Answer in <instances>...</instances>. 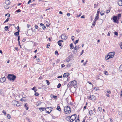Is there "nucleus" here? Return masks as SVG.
<instances>
[{
  "label": "nucleus",
  "mask_w": 122,
  "mask_h": 122,
  "mask_svg": "<svg viewBox=\"0 0 122 122\" xmlns=\"http://www.w3.org/2000/svg\"><path fill=\"white\" fill-rule=\"evenodd\" d=\"M64 111L66 114H69L71 112V109L69 106H67L64 107Z\"/></svg>",
  "instance_id": "1"
},
{
  "label": "nucleus",
  "mask_w": 122,
  "mask_h": 122,
  "mask_svg": "<svg viewBox=\"0 0 122 122\" xmlns=\"http://www.w3.org/2000/svg\"><path fill=\"white\" fill-rule=\"evenodd\" d=\"M16 77V76L13 74H9L7 76L8 79L10 80H11L12 81H14Z\"/></svg>",
  "instance_id": "2"
},
{
  "label": "nucleus",
  "mask_w": 122,
  "mask_h": 122,
  "mask_svg": "<svg viewBox=\"0 0 122 122\" xmlns=\"http://www.w3.org/2000/svg\"><path fill=\"white\" fill-rule=\"evenodd\" d=\"M70 82L72 84H71L72 86H73L75 88H76L77 87V82L76 81L74 80L73 81H71Z\"/></svg>",
  "instance_id": "3"
},
{
  "label": "nucleus",
  "mask_w": 122,
  "mask_h": 122,
  "mask_svg": "<svg viewBox=\"0 0 122 122\" xmlns=\"http://www.w3.org/2000/svg\"><path fill=\"white\" fill-rule=\"evenodd\" d=\"M115 54L114 52H111L108 53L110 58H112L114 56V55Z\"/></svg>",
  "instance_id": "4"
},
{
  "label": "nucleus",
  "mask_w": 122,
  "mask_h": 122,
  "mask_svg": "<svg viewBox=\"0 0 122 122\" xmlns=\"http://www.w3.org/2000/svg\"><path fill=\"white\" fill-rule=\"evenodd\" d=\"M113 22L115 23L118 24L119 22H118L117 20V17L115 15H114L113 16Z\"/></svg>",
  "instance_id": "5"
},
{
  "label": "nucleus",
  "mask_w": 122,
  "mask_h": 122,
  "mask_svg": "<svg viewBox=\"0 0 122 122\" xmlns=\"http://www.w3.org/2000/svg\"><path fill=\"white\" fill-rule=\"evenodd\" d=\"M61 38L62 39L66 40L67 39V36L66 34H64L61 36Z\"/></svg>",
  "instance_id": "6"
},
{
  "label": "nucleus",
  "mask_w": 122,
  "mask_h": 122,
  "mask_svg": "<svg viewBox=\"0 0 122 122\" xmlns=\"http://www.w3.org/2000/svg\"><path fill=\"white\" fill-rule=\"evenodd\" d=\"M96 97L94 95L90 96V97L88 98V99L89 100H94L96 99Z\"/></svg>",
  "instance_id": "7"
},
{
  "label": "nucleus",
  "mask_w": 122,
  "mask_h": 122,
  "mask_svg": "<svg viewBox=\"0 0 122 122\" xmlns=\"http://www.w3.org/2000/svg\"><path fill=\"white\" fill-rule=\"evenodd\" d=\"M70 75V73L68 72L65 73L63 75V77L64 78L65 77H67Z\"/></svg>",
  "instance_id": "8"
},
{
  "label": "nucleus",
  "mask_w": 122,
  "mask_h": 122,
  "mask_svg": "<svg viewBox=\"0 0 122 122\" xmlns=\"http://www.w3.org/2000/svg\"><path fill=\"white\" fill-rule=\"evenodd\" d=\"M63 41L62 40H59L57 42L58 43V45L60 46H62V44L63 43Z\"/></svg>",
  "instance_id": "9"
},
{
  "label": "nucleus",
  "mask_w": 122,
  "mask_h": 122,
  "mask_svg": "<svg viewBox=\"0 0 122 122\" xmlns=\"http://www.w3.org/2000/svg\"><path fill=\"white\" fill-rule=\"evenodd\" d=\"M6 80V78L5 77H3L0 78V82H4Z\"/></svg>",
  "instance_id": "10"
},
{
  "label": "nucleus",
  "mask_w": 122,
  "mask_h": 122,
  "mask_svg": "<svg viewBox=\"0 0 122 122\" xmlns=\"http://www.w3.org/2000/svg\"><path fill=\"white\" fill-rule=\"evenodd\" d=\"M17 103H18V101L15 100L13 101L12 102V105L15 106H16V104Z\"/></svg>",
  "instance_id": "11"
},
{
  "label": "nucleus",
  "mask_w": 122,
  "mask_h": 122,
  "mask_svg": "<svg viewBox=\"0 0 122 122\" xmlns=\"http://www.w3.org/2000/svg\"><path fill=\"white\" fill-rule=\"evenodd\" d=\"M5 3L6 5H9L10 4V2L9 0H6Z\"/></svg>",
  "instance_id": "12"
},
{
  "label": "nucleus",
  "mask_w": 122,
  "mask_h": 122,
  "mask_svg": "<svg viewBox=\"0 0 122 122\" xmlns=\"http://www.w3.org/2000/svg\"><path fill=\"white\" fill-rule=\"evenodd\" d=\"M20 31L19 30H18V31L17 32H16L14 33V35L15 36H19L18 35H19V32Z\"/></svg>",
  "instance_id": "13"
},
{
  "label": "nucleus",
  "mask_w": 122,
  "mask_h": 122,
  "mask_svg": "<svg viewBox=\"0 0 122 122\" xmlns=\"http://www.w3.org/2000/svg\"><path fill=\"white\" fill-rule=\"evenodd\" d=\"M24 107L26 109V110H27L28 109V106L26 103L25 104Z\"/></svg>",
  "instance_id": "14"
},
{
  "label": "nucleus",
  "mask_w": 122,
  "mask_h": 122,
  "mask_svg": "<svg viewBox=\"0 0 122 122\" xmlns=\"http://www.w3.org/2000/svg\"><path fill=\"white\" fill-rule=\"evenodd\" d=\"M71 84H72L71 83V82H69L67 85V87H68L69 88H71V86H72Z\"/></svg>",
  "instance_id": "15"
},
{
  "label": "nucleus",
  "mask_w": 122,
  "mask_h": 122,
  "mask_svg": "<svg viewBox=\"0 0 122 122\" xmlns=\"http://www.w3.org/2000/svg\"><path fill=\"white\" fill-rule=\"evenodd\" d=\"M49 109L50 110V112H51L52 111V108H51V107H46V108H44L45 110V111H46V109Z\"/></svg>",
  "instance_id": "16"
},
{
  "label": "nucleus",
  "mask_w": 122,
  "mask_h": 122,
  "mask_svg": "<svg viewBox=\"0 0 122 122\" xmlns=\"http://www.w3.org/2000/svg\"><path fill=\"white\" fill-rule=\"evenodd\" d=\"M76 114H74V115H73L71 116V117H72V118L73 119H75L76 117Z\"/></svg>",
  "instance_id": "17"
},
{
  "label": "nucleus",
  "mask_w": 122,
  "mask_h": 122,
  "mask_svg": "<svg viewBox=\"0 0 122 122\" xmlns=\"http://www.w3.org/2000/svg\"><path fill=\"white\" fill-rule=\"evenodd\" d=\"M71 59L70 57H68L66 59V61L68 62Z\"/></svg>",
  "instance_id": "18"
},
{
  "label": "nucleus",
  "mask_w": 122,
  "mask_h": 122,
  "mask_svg": "<svg viewBox=\"0 0 122 122\" xmlns=\"http://www.w3.org/2000/svg\"><path fill=\"white\" fill-rule=\"evenodd\" d=\"M118 5L120 6H122V0H120L119 1Z\"/></svg>",
  "instance_id": "19"
},
{
  "label": "nucleus",
  "mask_w": 122,
  "mask_h": 122,
  "mask_svg": "<svg viewBox=\"0 0 122 122\" xmlns=\"http://www.w3.org/2000/svg\"><path fill=\"white\" fill-rule=\"evenodd\" d=\"M70 45L71 49H73L74 48V46L72 43H71Z\"/></svg>",
  "instance_id": "20"
},
{
  "label": "nucleus",
  "mask_w": 122,
  "mask_h": 122,
  "mask_svg": "<svg viewBox=\"0 0 122 122\" xmlns=\"http://www.w3.org/2000/svg\"><path fill=\"white\" fill-rule=\"evenodd\" d=\"M100 14L102 16L104 14V11L103 10L101 11Z\"/></svg>",
  "instance_id": "21"
},
{
  "label": "nucleus",
  "mask_w": 122,
  "mask_h": 122,
  "mask_svg": "<svg viewBox=\"0 0 122 122\" xmlns=\"http://www.w3.org/2000/svg\"><path fill=\"white\" fill-rule=\"evenodd\" d=\"M9 5H6L4 6V8L6 9H7L9 8Z\"/></svg>",
  "instance_id": "22"
},
{
  "label": "nucleus",
  "mask_w": 122,
  "mask_h": 122,
  "mask_svg": "<svg viewBox=\"0 0 122 122\" xmlns=\"http://www.w3.org/2000/svg\"><path fill=\"white\" fill-rule=\"evenodd\" d=\"M105 58L107 60H108L109 59H110L109 56L108 54L105 56Z\"/></svg>",
  "instance_id": "23"
},
{
  "label": "nucleus",
  "mask_w": 122,
  "mask_h": 122,
  "mask_svg": "<svg viewBox=\"0 0 122 122\" xmlns=\"http://www.w3.org/2000/svg\"><path fill=\"white\" fill-rule=\"evenodd\" d=\"M89 113L90 116H91L93 113V112L92 110H91L89 111Z\"/></svg>",
  "instance_id": "24"
},
{
  "label": "nucleus",
  "mask_w": 122,
  "mask_h": 122,
  "mask_svg": "<svg viewBox=\"0 0 122 122\" xmlns=\"http://www.w3.org/2000/svg\"><path fill=\"white\" fill-rule=\"evenodd\" d=\"M105 92H107L108 93L110 94L111 93V92L109 90H106Z\"/></svg>",
  "instance_id": "25"
},
{
  "label": "nucleus",
  "mask_w": 122,
  "mask_h": 122,
  "mask_svg": "<svg viewBox=\"0 0 122 122\" xmlns=\"http://www.w3.org/2000/svg\"><path fill=\"white\" fill-rule=\"evenodd\" d=\"M56 109L59 111H61V108L60 106H58L56 108Z\"/></svg>",
  "instance_id": "26"
},
{
  "label": "nucleus",
  "mask_w": 122,
  "mask_h": 122,
  "mask_svg": "<svg viewBox=\"0 0 122 122\" xmlns=\"http://www.w3.org/2000/svg\"><path fill=\"white\" fill-rule=\"evenodd\" d=\"M119 69L120 70V72L122 71V64L119 67Z\"/></svg>",
  "instance_id": "27"
},
{
  "label": "nucleus",
  "mask_w": 122,
  "mask_h": 122,
  "mask_svg": "<svg viewBox=\"0 0 122 122\" xmlns=\"http://www.w3.org/2000/svg\"><path fill=\"white\" fill-rule=\"evenodd\" d=\"M39 109L41 110V111H44V108L41 107V108H39Z\"/></svg>",
  "instance_id": "28"
},
{
  "label": "nucleus",
  "mask_w": 122,
  "mask_h": 122,
  "mask_svg": "<svg viewBox=\"0 0 122 122\" xmlns=\"http://www.w3.org/2000/svg\"><path fill=\"white\" fill-rule=\"evenodd\" d=\"M7 117L9 119H10L11 117L10 115L9 114H8L7 115Z\"/></svg>",
  "instance_id": "29"
},
{
  "label": "nucleus",
  "mask_w": 122,
  "mask_h": 122,
  "mask_svg": "<svg viewBox=\"0 0 122 122\" xmlns=\"http://www.w3.org/2000/svg\"><path fill=\"white\" fill-rule=\"evenodd\" d=\"M46 83L47 84V85H49L50 84V83L49 82V81L48 80H46Z\"/></svg>",
  "instance_id": "30"
},
{
  "label": "nucleus",
  "mask_w": 122,
  "mask_h": 122,
  "mask_svg": "<svg viewBox=\"0 0 122 122\" xmlns=\"http://www.w3.org/2000/svg\"><path fill=\"white\" fill-rule=\"evenodd\" d=\"M100 9H99L97 11V14H96L97 15H99L100 13Z\"/></svg>",
  "instance_id": "31"
},
{
  "label": "nucleus",
  "mask_w": 122,
  "mask_h": 122,
  "mask_svg": "<svg viewBox=\"0 0 122 122\" xmlns=\"http://www.w3.org/2000/svg\"><path fill=\"white\" fill-rule=\"evenodd\" d=\"M71 66V64L69 63L67 65H66V66L68 67H70Z\"/></svg>",
  "instance_id": "32"
},
{
  "label": "nucleus",
  "mask_w": 122,
  "mask_h": 122,
  "mask_svg": "<svg viewBox=\"0 0 122 122\" xmlns=\"http://www.w3.org/2000/svg\"><path fill=\"white\" fill-rule=\"evenodd\" d=\"M77 50H73L72 51L73 52V53L74 54H76L77 52Z\"/></svg>",
  "instance_id": "33"
},
{
  "label": "nucleus",
  "mask_w": 122,
  "mask_h": 122,
  "mask_svg": "<svg viewBox=\"0 0 122 122\" xmlns=\"http://www.w3.org/2000/svg\"><path fill=\"white\" fill-rule=\"evenodd\" d=\"M121 15L120 14H119L116 16L117 17L120 18L121 17Z\"/></svg>",
  "instance_id": "34"
},
{
  "label": "nucleus",
  "mask_w": 122,
  "mask_h": 122,
  "mask_svg": "<svg viewBox=\"0 0 122 122\" xmlns=\"http://www.w3.org/2000/svg\"><path fill=\"white\" fill-rule=\"evenodd\" d=\"M50 96L52 97V98H54L55 99L57 97V96H56L53 95H51Z\"/></svg>",
  "instance_id": "35"
},
{
  "label": "nucleus",
  "mask_w": 122,
  "mask_h": 122,
  "mask_svg": "<svg viewBox=\"0 0 122 122\" xmlns=\"http://www.w3.org/2000/svg\"><path fill=\"white\" fill-rule=\"evenodd\" d=\"M99 18V15H97V16L95 17V19H96V20H98Z\"/></svg>",
  "instance_id": "36"
},
{
  "label": "nucleus",
  "mask_w": 122,
  "mask_h": 122,
  "mask_svg": "<svg viewBox=\"0 0 122 122\" xmlns=\"http://www.w3.org/2000/svg\"><path fill=\"white\" fill-rule=\"evenodd\" d=\"M9 29L8 26H6L5 27V30L6 31L8 29Z\"/></svg>",
  "instance_id": "37"
},
{
  "label": "nucleus",
  "mask_w": 122,
  "mask_h": 122,
  "mask_svg": "<svg viewBox=\"0 0 122 122\" xmlns=\"http://www.w3.org/2000/svg\"><path fill=\"white\" fill-rule=\"evenodd\" d=\"M10 19V18H8L5 20V21L4 22V23H5L6 22H7Z\"/></svg>",
  "instance_id": "38"
},
{
  "label": "nucleus",
  "mask_w": 122,
  "mask_h": 122,
  "mask_svg": "<svg viewBox=\"0 0 122 122\" xmlns=\"http://www.w3.org/2000/svg\"><path fill=\"white\" fill-rule=\"evenodd\" d=\"M37 4L36 3H34L31 5V6H34L36 5Z\"/></svg>",
  "instance_id": "39"
},
{
  "label": "nucleus",
  "mask_w": 122,
  "mask_h": 122,
  "mask_svg": "<svg viewBox=\"0 0 122 122\" xmlns=\"http://www.w3.org/2000/svg\"><path fill=\"white\" fill-rule=\"evenodd\" d=\"M78 41H79V40L78 39V40H76L75 42H74V44L75 45L76 44V43H78Z\"/></svg>",
  "instance_id": "40"
},
{
  "label": "nucleus",
  "mask_w": 122,
  "mask_h": 122,
  "mask_svg": "<svg viewBox=\"0 0 122 122\" xmlns=\"http://www.w3.org/2000/svg\"><path fill=\"white\" fill-rule=\"evenodd\" d=\"M94 89L95 90H99L98 87H96L94 88Z\"/></svg>",
  "instance_id": "41"
},
{
  "label": "nucleus",
  "mask_w": 122,
  "mask_h": 122,
  "mask_svg": "<svg viewBox=\"0 0 122 122\" xmlns=\"http://www.w3.org/2000/svg\"><path fill=\"white\" fill-rule=\"evenodd\" d=\"M61 86V84L59 83L57 86V87L58 88H59Z\"/></svg>",
  "instance_id": "42"
},
{
  "label": "nucleus",
  "mask_w": 122,
  "mask_h": 122,
  "mask_svg": "<svg viewBox=\"0 0 122 122\" xmlns=\"http://www.w3.org/2000/svg\"><path fill=\"white\" fill-rule=\"evenodd\" d=\"M104 74L106 75H108V73L107 71H104Z\"/></svg>",
  "instance_id": "43"
},
{
  "label": "nucleus",
  "mask_w": 122,
  "mask_h": 122,
  "mask_svg": "<svg viewBox=\"0 0 122 122\" xmlns=\"http://www.w3.org/2000/svg\"><path fill=\"white\" fill-rule=\"evenodd\" d=\"M79 117L78 118L75 120V122H79Z\"/></svg>",
  "instance_id": "44"
},
{
  "label": "nucleus",
  "mask_w": 122,
  "mask_h": 122,
  "mask_svg": "<svg viewBox=\"0 0 122 122\" xmlns=\"http://www.w3.org/2000/svg\"><path fill=\"white\" fill-rule=\"evenodd\" d=\"M34 95L36 96H38L39 95V94L38 92H36Z\"/></svg>",
  "instance_id": "45"
},
{
  "label": "nucleus",
  "mask_w": 122,
  "mask_h": 122,
  "mask_svg": "<svg viewBox=\"0 0 122 122\" xmlns=\"http://www.w3.org/2000/svg\"><path fill=\"white\" fill-rule=\"evenodd\" d=\"M26 100L25 98H22L21 99V101H25Z\"/></svg>",
  "instance_id": "46"
},
{
  "label": "nucleus",
  "mask_w": 122,
  "mask_h": 122,
  "mask_svg": "<svg viewBox=\"0 0 122 122\" xmlns=\"http://www.w3.org/2000/svg\"><path fill=\"white\" fill-rule=\"evenodd\" d=\"M20 103H19V102H18V103H17L16 104V106H20Z\"/></svg>",
  "instance_id": "47"
},
{
  "label": "nucleus",
  "mask_w": 122,
  "mask_h": 122,
  "mask_svg": "<svg viewBox=\"0 0 122 122\" xmlns=\"http://www.w3.org/2000/svg\"><path fill=\"white\" fill-rule=\"evenodd\" d=\"M74 37L73 36H72L71 37V39L73 41L74 39Z\"/></svg>",
  "instance_id": "48"
},
{
  "label": "nucleus",
  "mask_w": 122,
  "mask_h": 122,
  "mask_svg": "<svg viewBox=\"0 0 122 122\" xmlns=\"http://www.w3.org/2000/svg\"><path fill=\"white\" fill-rule=\"evenodd\" d=\"M2 112L3 113H4V115H5L6 114V112L4 110H3Z\"/></svg>",
  "instance_id": "49"
},
{
  "label": "nucleus",
  "mask_w": 122,
  "mask_h": 122,
  "mask_svg": "<svg viewBox=\"0 0 122 122\" xmlns=\"http://www.w3.org/2000/svg\"><path fill=\"white\" fill-rule=\"evenodd\" d=\"M7 15H8V16L9 17H10V15L9 13H7V14H6L5 15V16H7Z\"/></svg>",
  "instance_id": "50"
},
{
  "label": "nucleus",
  "mask_w": 122,
  "mask_h": 122,
  "mask_svg": "<svg viewBox=\"0 0 122 122\" xmlns=\"http://www.w3.org/2000/svg\"><path fill=\"white\" fill-rule=\"evenodd\" d=\"M21 10H20V9H19L17 10L15 12H21Z\"/></svg>",
  "instance_id": "51"
},
{
  "label": "nucleus",
  "mask_w": 122,
  "mask_h": 122,
  "mask_svg": "<svg viewBox=\"0 0 122 122\" xmlns=\"http://www.w3.org/2000/svg\"><path fill=\"white\" fill-rule=\"evenodd\" d=\"M50 43H48L47 45V48H49V47L50 46Z\"/></svg>",
  "instance_id": "52"
},
{
  "label": "nucleus",
  "mask_w": 122,
  "mask_h": 122,
  "mask_svg": "<svg viewBox=\"0 0 122 122\" xmlns=\"http://www.w3.org/2000/svg\"><path fill=\"white\" fill-rule=\"evenodd\" d=\"M77 49V46H76L74 48V50H76Z\"/></svg>",
  "instance_id": "53"
},
{
  "label": "nucleus",
  "mask_w": 122,
  "mask_h": 122,
  "mask_svg": "<svg viewBox=\"0 0 122 122\" xmlns=\"http://www.w3.org/2000/svg\"><path fill=\"white\" fill-rule=\"evenodd\" d=\"M99 110L100 111H102V108L101 107H99L98 108Z\"/></svg>",
  "instance_id": "54"
},
{
  "label": "nucleus",
  "mask_w": 122,
  "mask_h": 122,
  "mask_svg": "<svg viewBox=\"0 0 122 122\" xmlns=\"http://www.w3.org/2000/svg\"><path fill=\"white\" fill-rule=\"evenodd\" d=\"M110 10H107L106 12L107 14H108L110 12Z\"/></svg>",
  "instance_id": "55"
},
{
  "label": "nucleus",
  "mask_w": 122,
  "mask_h": 122,
  "mask_svg": "<svg viewBox=\"0 0 122 122\" xmlns=\"http://www.w3.org/2000/svg\"><path fill=\"white\" fill-rule=\"evenodd\" d=\"M20 36H18V42H19L20 41Z\"/></svg>",
  "instance_id": "56"
},
{
  "label": "nucleus",
  "mask_w": 122,
  "mask_h": 122,
  "mask_svg": "<svg viewBox=\"0 0 122 122\" xmlns=\"http://www.w3.org/2000/svg\"><path fill=\"white\" fill-rule=\"evenodd\" d=\"M44 25L42 23H41L40 24V26H43Z\"/></svg>",
  "instance_id": "57"
},
{
  "label": "nucleus",
  "mask_w": 122,
  "mask_h": 122,
  "mask_svg": "<svg viewBox=\"0 0 122 122\" xmlns=\"http://www.w3.org/2000/svg\"><path fill=\"white\" fill-rule=\"evenodd\" d=\"M114 34L115 35L117 36L118 35V33L117 32H114Z\"/></svg>",
  "instance_id": "58"
},
{
  "label": "nucleus",
  "mask_w": 122,
  "mask_h": 122,
  "mask_svg": "<svg viewBox=\"0 0 122 122\" xmlns=\"http://www.w3.org/2000/svg\"><path fill=\"white\" fill-rule=\"evenodd\" d=\"M35 28L36 29H37L38 28V26L37 25H36L35 26Z\"/></svg>",
  "instance_id": "59"
},
{
  "label": "nucleus",
  "mask_w": 122,
  "mask_h": 122,
  "mask_svg": "<svg viewBox=\"0 0 122 122\" xmlns=\"http://www.w3.org/2000/svg\"><path fill=\"white\" fill-rule=\"evenodd\" d=\"M60 62V60L59 59H57V60H56V63H59Z\"/></svg>",
  "instance_id": "60"
},
{
  "label": "nucleus",
  "mask_w": 122,
  "mask_h": 122,
  "mask_svg": "<svg viewBox=\"0 0 122 122\" xmlns=\"http://www.w3.org/2000/svg\"><path fill=\"white\" fill-rule=\"evenodd\" d=\"M110 33L111 32L110 31H109L108 33L107 36H110Z\"/></svg>",
  "instance_id": "61"
},
{
  "label": "nucleus",
  "mask_w": 122,
  "mask_h": 122,
  "mask_svg": "<svg viewBox=\"0 0 122 122\" xmlns=\"http://www.w3.org/2000/svg\"><path fill=\"white\" fill-rule=\"evenodd\" d=\"M62 77V76L61 75V76H58L57 77V78H61Z\"/></svg>",
  "instance_id": "62"
},
{
  "label": "nucleus",
  "mask_w": 122,
  "mask_h": 122,
  "mask_svg": "<svg viewBox=\"0 0 122 122\" xmlns=\"http://www.w3.org/2000/svg\"><path fill=\"white\" fill-rule=\"evenodd\" d=\"M42 29L44 30H45L46 29V27L44 26V25L42 27Z\"/></svg>",
  "instance_id": "63"
},
{
  "label": "nucleus",
  "mask_w": 122,
  "mask_h": 122,
  "mask_svg": "<svg viewBox=\"0 0 122 122\" xmlns=\"http://www.w3.org/2000/svg\"><path fill=\"white\" fill-rule=\"evenodd\" d=\"M31 0H29L28 2L27 3V4H29L30 3H31Z\"/></svg>",
  "instance_id": "64"
}]
</instances>
